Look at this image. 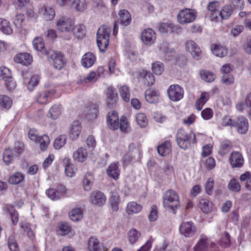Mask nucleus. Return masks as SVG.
<instances>
[{
    "instance_id": "63",
    "label": "nucleus",
    "mask_w": 251,
    "mask_h": 251,
    "mask_svg": "<svg viewBox=\"0 0 251 251\" xmlns=\"http://www.w3.org/2000/svg\"><path fill=\"white\" fill-rule=\"evenodd\" d=\"M25 20V16L23 14H17L14 19V24L17 28L22 27V24Z\"/></svg>"
},
{
    "instance_id": "49",
    "label": "nucleus",
    "mask_w": 251,
    "mask_h": 251,
    "mask_svg": "<svg viewBox=\"0 0 251 251\" xmlns=\"http://www.w3.org/2000/svg\"><path fill=\"white\" fill-rule=\"evenodd\" d=\"M136 120L137 124L142 128L147 126L148 122L147 118L143 113H139L136 115Z\"/></svg>"
},
{
    "instance_id": "19",
    "label": "nucleus",
    "mask_w": 251,
    "mask_h": 251,
    "mask_svg": "<svg viewBox=\"0 0 251 251\" xmlns=\"http://www.w3.org/2000/svg\"><path fill=\"white\" fill-rule=\"evenodd\" d=\"M96 61V56L94 53L88 52L84 54L81 59L82 65L86 68L92 66Z\"/></svg>"
},
{
    "instance_id": "15",
    "label": "nucleus",
    "mask_w": 251,
    "mask_h": 251,
    "mask_svg": "<svg viewBox=\"0 0 251 251\" xmlns=\"http://www.w3.org/2000/svg\"><path fill=\"white\" fill-rule=\"evenodd\" d=\"M106 200V197L103 193L97 191L91 194L90 201L93 204L101 206L105 203Z\"/></svg>"
},
{
    "instance_id": "4",
    "label": "nucleus",
    "mask_w": 251,
    "mask_h": 251,
    "mask_svg": "<svg viewBox=\"0 0 251 251\" xmlns=\"http://www.w3.org/2000/svg\"><path fill=\"white\" fill-rule=\"evenodd\" d=\"M110 29L105 25L101 26L97 34V43L101 52H104L107 49L109 41Z\"/></svg>"
},
{
    "instance_id": "24",
    "label": "nucleus",
    "mask_w": 251,
    "mask_h": 251,
    "mask_svg": "<svg viewBox=\"0 0 251 251\" xmlns=\"http://www.w3.org/2000/svg\"><path fill=\"white\" fill-rule=\"evenodd\" d=\"M219 8V4L217 1H213L210 2L208 6V9L211 13V19L213 22H218L219 20V17L217 14V11H220L218 10Z\"/></svg>"
},
{
    "instance_id": "17",
    "label": "nucleus",
    "mask_w": 251,
    "mask_h": 251,
    "mask_svg": "<svg viewBox=\"0 0 251 251\" xmlns=\"http://www.w3.org/2000/svg\"><path fill=\"white\" fill-rule=\"evenodd\" d=\"M14 60L17 63H20L25 66H28L32 63V57L27 53H20L16 55Z\"/></svg>"
},
{
    "instance_id": "26",
    "label": "nucleus",
    "mask_w": 251,
    "mask_h": 251,
    "mask_svg": "<svg viewBox=\"0 0 251 251\" xmlns=\"http://www.w3.org/2000/svg\"><path fill=\"white\" fill-rule=\"evenodd\" d=\"M199 207L205 213H209L212 211L213 204L208 200L201 199L200 200Z\"/></svg>"
},
{
    "instance_id": "5",
    "label": "nucleus",
    "mask_w": 251,
    "mask_h": 251,
    "mask_svg": "<svg viewBox=\"0 0 251 251\" xmlns=\"http://www.w3.org/2000/svg\"><path fill=\"white\" fill-rule=\"evenodd\" d=\"M197 16V12L193 9L185 8L179 11L177 15L178 22L181 25L193 22Z\"/></svg>"
},
{
    "instance_id": "50",
    "label": "nucleus",
    "mask_w": 251,
    "mask_h": 251,
    "mask_svg": "<svg viewBox=\"0 0 251 251\" xmlns=\"http://www.w3.org/2000/svg\"><path fill=\"white\" fill-rule=\"evenodd\" d=\"M219 245L223 248H227L230 246V239L228 233L225 232L219 241Z\"/></svg>"
},
{
    "instance_id": "40",
    "label": "nucleus",
    "mask_w": 251,
    "mask_h": 251,
    "mask_svg": "<svg viewBox=\"0 0 251 251\" xmlns=\"http://www.w3.org/2000/svg\"><path fill=\"white\" fill-rule=\"evenodd\" d=\"M141 236V233L135 228H132L128 232V240L131 244L135 243Z\"/></svg>"
},
{
    "instance_id": "10",
    "label": "nucleus",
    "mask_w": 251,
    "mask_h": 251,
    "mask_svg": "<svg viewBox=\"0 0 251 251\" xmlns=\"http://www.w3.org/2000/svg\"><path fill=\"white\" fill-rule=\"evenodd\" d=\"M167 93L169 99L173 101H177L181 100L184 95L183 88L178 84L170 85L168 90Z\"/></svg>"
},
{
    "instance_id": "3",
    "label": "nucleus",
    "mask_w": 251,
    "mask_h": 251,
    "mask_svg": "<svg viewBox=\"0 0 251 251\" xmlns=\"http://www.w3.org/2000/svg\"><path fill=\"white\" fill-rule=\"evenodd\" d=\"M107 122L109 127L113 130L117 129L120 127L121 131H125L127 128V122L126 117H122L120 119V122H119L118 113L115 111L108 113Z\"/></svg>"
},
{
    "instance_id": "37",
    "label": "nucleus",
    "mask_w": 251,
    "mask_h": 251,
    "mask_svg": "<svg viewBox=\"0 0 251 251\" xmlns=\"http://www.w3.org/2000/svg\"><path fill=\"white\" fill-rule=\"evenodd\" d=\"M4 209L10 214L13 224L16 225L18 221V215L14 207L11 205L6 204L5 205Z\"/></svg>"
},
{
    "instance_id": "25",
    "label": "nucleus",
    "mask_w": 251,
    "mask_h": 251,
    "mask_svg": "<svg viewBox=\"0 0 251 251\" xmlns=\"http://www.w3.org/2000/svg\"><path fill=\"white\" fill-rule=\"evenodd\" d=\"M140 78L143 79L144 83L148 86L152 85L154 82V77L153 75L145 70H142L139 74Z\"/></svg>"
},
{
    "instance_id": "39",
    "label": "nucleus",
    "mask_w": 251,
    "mask_h": 251,
    "mask_svg": "<svg viewBox=\"0 0 251 251\" xmlns=\"http://www.w3.org/2000/svg\"><path fill=\"white\" fill-rule=\"evenodd\" d=\"M70 6L74 7L76 11H83L87 8L85 0H72Z\"/></svg>"
},
{
    "instance_id": "14",
    "label": "nucleus",
    "mask_w": 251,
    "mask_h": 251,
    "mask_svg": "<svg viewBox=\"0 0 251 251\" xmlns=\"http://www.w3.org/2000/svg\"><path fill=\"white\" fill-rule=\"evenodd\" d=\"M106 104L110 108L113 107L116 104L118 100V95L116 91L111 87H108L106 92Z\"/></svg>"
},
{
    "instance_id": "60",
    "label": "nucleus",
    "mask_w": 251,
    "mask_h": 251,
    "mask_svg": "<svg viewBox=\"0 0 251 251\" xmlns=\"http://www.w3.org/2000/svg\"><path fill=\"white\" fill-rule=\"evenodd\" d=\"M46 194L52 200H57L60 198V195L59 192L52 188L48 189L46 191Z\"/></svg>"
},
{
    "instance_id": "46",
    "label": "nucleus",
    "mask_w": 251,
    "mask_h": 251,
    "mask_svg": "<svg viewBox=\"0 0 251 251\" xmlns=\"http://www.w3.org/2000/svg\"><path fill=\"white\" fill-rule=\"evenodd\" d=\"M89 251H100V245L98 240L94 237H91L88 241Z\"/></svg>"
},
{
    "instance_id": "18",
    "label": "nucleus",
    "mask_w": 251,
    "mask_h": 251,
    "mask_svg": "<svg viewBox=\"0 0 251 251\" xmlns=\"http://www.w3.org/2000/svg\"><path fill=\"white\" fill-rule=\"evenodd\" d=\"M119 20L121 25L126 26L131 22V15L130 13L126 9L120 10L118 12Z\"/></svg>"
},
{
    "instance_id": "23",
    "label": "nucleus",
    "mask_w": 251,
    "mask_h": 251,
    "mask_svg": "<svg viewBox=\"0 0 251 251\" xmlns=\"http://www.w3.org/2000/svg\"><path fill=\"white\" fill-rule=\"evenodd\" d=\"M88 153L83 147L79 148L73 154L74 159L79 162H84L87 158Z\"/></svg>"
},
{
    "instance_id": "34",
    "label": "nucleus",
    "mask_w": 251,
    "mask_h": 251,
    "mask_svg": "<svg viewBox=\"0 0 251 251\" xmlns=\"http://www.w3.org/2000/svg\"><path fill=\"white\" fill-rule=\"evenodd\" d=\"M232 13V9L230 6L226 5L220 11H217L219 19L226 20L228 19Z\"/></svg>"
},
{
    "instance_id": "11",
    "label": "nucleus",
    "mask_w": 251,
    "mask_h": 251,
    "mask_svg": "<svg viewBox=\"0 0 251 251\" xmlns=\"http://www.w3.org/2000/svg\"><path fill=\"white\" fill-rule=\"evenodd\" d=\"M156 38L155 32L151 28L145 29L142 32V40L146 45L153 44L155 42Z\"/></svg>"
},
{
    "instance_id": "20",
    "label": "nucleus",
    "mask_w": 251,
    "mask_h": 251,
    "mask_svg": "<svg viewBox=\"0 0 251 251\" xmlns=\"http://www.w3.org/2000/svg\"><path fill=\"white\" fill-rule=\"evenodd\" d=\"M208 247L207 237L204 235H201L194 249L195 251H207Z\"/></svg>"
},
{
    "instance_id": "33",
    "label": "nucleus",
    "mask_w": 251,
    "mask_h": 251,
    "mask_svg": "<svg viewBox=\"0 0 251 251\" xmlns=\"http://www.w3.org/2000/svg\"><path fill=\"white\" fill-rule=\"evenodd\" d=\"M40 12L44 15L46 20H51L55 17V11L50 7L43 6L40 9Z\"/></svg>"
},
{
    "instance_id": "52",
    "label": "nucleus",
    "mask_w": 251,
    "mask_h": 251,
    "mask_svg": "<svg viewBox=\"0 0 251 251\" xmlns=\"http://www.w3.org/2000/svg\"><path fill=\"white\" fill-rule=\"evenodd\" d=\"M12 104V100L5 95L0 96V105L5 108L9 109Z\"/></svg>"
},
{
    "instance_id": "62",
    "label": "nucleus",
    "mask_w": 251,
    "mask_h": 251,
    "mask_svg": "<svg viewBox=\"0 0 251 251\" xmlns=\"http://www.w3.org/2000/svg\"><path fill=\"white\" fill-rule=\"evenodd\" d=\"M75 34L78 38L81 39L85 35V26L83 25H77L75 28Z\"/></svg>"
},
{
    "instance_id": "28",
    "label": "nucleus",
    "mask_w": 251,
    "mask_h": 251,
    "mask_svg": "<svg viewBox=\"0 0 251 251\" xmlns=\"http://www.w3.org/2000/svg\"><path fill=\"white\" fill-rule=\"evenodd\" d=\"M171 149L172 146L171 142L166 141L158 146L157 151L160 155L166 156L170 153L171 151Z\"/></svg>"
},
{
    "instance_id": "1",
    "label": "nucleus",
    "mask_w": 251,
    "mask_h": 251,
    "mask_svg": "<svg viewBox=\"0 0 251 251\" xmlns=\"http://www.w3.org/2000/svg\"><path fill=\"white\" fill-rule=\"evenodd\" d=\"M163 200V207L175 214L180 207L178 194L174 190L169 189L164 193Z\"/></svg>"
},
{
    "instance_id": "64",
    "label": "nucleus",
    "mask_w": 251,
    "mask_h": 251,
    "mask_svg": "<svg viewBox=\"0 0 251 251\" xmlns=\"http://www.w3.org/2000/svg\"><path fill=\"white\" fill-rule=\"evenodd\" d=\"M59 230L60 234L65 235L70 231V227L67 223L62 222L59 225Z\"/></svg>"
},
{
    "instance_id": "59",
    "label": "nucleus",
    "mask_w": 251,
    "mask_h": 251,
    "mask_svg": "<svg viewBox=\"0 0 251 251\" xmlns=\"http://www.w3.org/2000/svg\"><path fill=\"white\" fill-rule=\"evenodd\" d=\"M13 159V152L10 149H5L3 153V161L6 164L11 162Z\"/></svg>"
},
{
    "instance_id": "56",
    "label": "nucleus",
    "mask_w": 251,
    "mask_h": 251,
    "mask_svg": "<svg viewBox=\"0 0 251 251\" xmlns=\"http://www.w3.org/2000/svg\"><path fill=\"white\" fill-rule=\"evenodd\" d=\"M24 179L22 174H14L9 178V182L12 184H17L20 183Z\"/></svg>"
},
{
    "instance_id": "48",
    "label": "nucleus",
    "mask_w": 251,
    "mask_h": 251,
    "mask_svg": "<svg viewBox=\"0 0 251 251\" xmlns=\"http://www.w3.org/2000/svg\"><path fill=\"white\" fill-rule=\"evenodd\" d=\"M231 147V143L229 141L225 140L223 141L220 146L219 151V154L221 155H224L229 151Z\"/></svg>"
},
{
    "instance_id": "27",
    "label": "nucleus",
    "mask_w": 251,
    "mask_h": 251,
    "mask_svg": "<svg viewBox=\"0 0 251 251\" xmlns=\"http://www.w3.org/2000/svg\"><path fill=\"white\" fill-rule=\"evenodd\" d=\"M211 50L215 56L219 57H223L226 55L227 53V50L225 47L216 44L211 46Z\"/></svg>"
},
{
    "instance_id": "55",
    "label": "nucleus",
    "mask_w": 251,
    "mask_h": 251,
    "mask_svg": "<svg viewBox=\"0 0 251 251\" xmlns=\"http://www.w3.org/2000/svg\"><path fill=\"white\" fill-rule=\"evenodd\" d=\"M39 76L38 75H32L27 83V88L30 91H32L35 87L39 83Z\"/></svg>"
},
{
    "instance_id": "36",
    "label": "nucleus",
    "mask_w": 251,
    "mask_h": 251,
    "mask_svg": "<svg viewBox=\"0 0 251 251\" xmlns=\"http://www.w3.org/2000/svg\"><path fill=\"white\" fill-rule=\"evenodd\" d=\"M61 113V105H53L49 111L48 117L52 120L56 119L59 118Z\"/></svg>"
},
{
    "instance_id": "6",
    "label": "nucleus",
    "mask_w": 251,
    "mask_h": 251,
    "mask_svg": "<svg viewBox=\"0 0 251 251\" xmlns=\"http://www.w3.org/2000/svg\"><path fill=\"white\" fill-rule=\"evenodd\" d=\"M57 29L61 32H72L75 28L74 21L67 16L59 18L56 22Z\"/></svg>"
},
{
    "instance_id": "13",
    "label": "nucleus",
    "mask_w": 251,
    "mask_h": 251,
    "mask_svg": "<svg viewBox=\"0 0 251 251\" xmlns=\"http://www.w3.org/2000/svg\"><path fill=\"white\" fill-rule=\"evenodd\" d=\"M229 160L232 168H241L244 162L242 155L238 151L232 152L230 154Z\"/></svg>"
},
{
    "instance_id": "51",
    "label": "nucleus",
    "mask_w": 251,
    "mask_h": 251,
    "mask_svg": "<svg viewBox=\"0 0 251 251\" xmlns=\"http://www.w3.org/2000/svg\"><path fill=\"white\" fill-rule=\"evenodd\" d=\"M98 78L99 77L97 74L94 71H91L86 77H84L82 79H81L80 81L82 83H94Z\"/></svg>"
},
{
    "instance_id": "16",
    "label": "nucleus",
    "mask_w": 251,
    "mask_h": 251,
    "mask_svg": "<svg viewBox=\"0 0 251 251\" xmlns=\"http://www.w3.org/2000/svg\"><path fill=\"white\" fill-rule=\"evenodd\" d=\"M175 30H181V27L179 26H176L171 22L162 23L159 25V30L163 33H171Z\"/></svg>"
},
{
    "instance_id": "30",
    "label": "nucleus",
    "mask_w": 251,
    "mask_h": 251,
    "mask_svg": "<svg viewBox=\"0 0 251 251\" xmlns=\"http://www.w3.org/2000/svg\"><path fill=\"white\" fill-rule=\"evenodd\" d=\"M81 129L80 123L78 121L74 122L70 128L71 138L73 140H76L80 135Z\"/></svg>"
},
{
    "instance_id": "43",
    "label": "nucleus",
    "mask_w": 251,
    "mask_h": 251,
    "mask_svg": "<svg viewBox=\"0 0 251 251\" xmlns=\"http://www.w3.org/2000/svg\"><path fill=\"white\" fill-rule=\"evenodd\" d=\"M119 93L122 99L128 102L130 100V90L129 87L124 85L120 87L119 89Z\"/></svg>"
},
{
    "instance_id": "31",
    "label": "nucleus",
    "mask_w": 251,
    "mask_h": 251,
    "mask_svg": "<svg viewBox=\"0 0 251 251\" xmlns=\"http://www.w3.org/2000/svg\"><path fill=\"white\" fill-rule=\"evenodd\" d=\"M0 30L5 34H11L13 29L9 21L4 19L0 18Z\"/></svg>"
},
{
    "instance_id": "7",
    "label": "nucleus",
    "mask_w": 251,
    "mask_h": 251,
    "mask_svg": "<svg viewBox=\"0 0 251 251\" xmlns=\"http://www.w3.org/2000/svg\"><path fill=\"white\" fill-rule=\"evenodd\" d=\"M45 54L49 60L50 59L53 61L54 67L56 69L59 70L63 68L65 61L64 56L61 53L50 50L46 51Z\"/></svg>"
},
{
    "instance_id": "61",
    "label": "nucleus",
    "mask_w": 251,
    "mask_h": 251,
    "mask_svg": "<svg viewBox=\"0 0 251 251\" xmlns=\"http://www.w3.org/2000/svg\"><path fill=\"white\" fill-rule=\"evenodd\" d=\"M21 227L23 229L25 233L30 239L34 237V233L29 224L22 223L21 224Z\"/></svg>"
},
{
    "instance_id": "58",
    "label": "nucleus",
    "mask_w": 251,
    "mask_h": 251,
    "mask_svg": "<svg viewBox=\"0 0 251 251\" xmlns=\"http://www.w3.org/2000/svg\"><path fill=\"white\" fill-rule=\"evenodd\" d=\"M33 46L37 50H42L45 47L43 39L41 37H36L33 41Z\"/></svg>"
},
{
    "instance_id": "45",
    "label": "nucleus",
    "mask_w": 251,
    "mask_h": 251,
    "mask_svg": "<svg viewBox=\"0 0 251 251\" xmlns=\"http://www.w3.org/2000/svg\"><path fill=\"white\" fill-rule=\"evenodd\" d=\"M94 177L93 174H85L83 180V187L86 191H89L91 189V184L93 182Z\"/></svg>"
},
{
    "instance_id": "47",
    "label": "nucleus",
    "mask_w": 251,
    "mask_h": 251,
    "mask_svg": "<svg viewBox=\"0 0 251 251\" xmlns=\"http://www.w3.org/2000/svg\"><path fill=\"white\" fill-rule=\"evenodd\" d=\"M200 75L201 79L207 82H213L215 78V75L209 71H201Z\"/></svg>"
},
{
    "instance_id": "21",
    "label": "nucleus",
    "mask_w": 251,
    "mask_h": 251,
    "mask_svg": "<svg viewBox=\"0 0 251 251\" xmlns=\"http://www.w3.org/2000/svg\"><path fill=\"white\" fill-rule=\"evenodd\" d=\"M186 47L187 50L191 52L194 57L198 58L200 56L201 53L200 49L193 41H187Z\"/></svg>"
},
{
    "instance_id": "42",
    "label": "nucleus",
    "mask_w": 251,
    "mask_h": 251,
    "mask_svg": "<svg viewBox=\"0 0 251 251\" xmlns=\"http://www.w3.org/2000/svg\"><path fill=\"white\" fill-rule=\"evenodd\" d=\"M37 142H38L40 144V149L42 151H45L48 148L50 143V140L47 135L44 134L39 137Z\"/></svg>"
},
{
    "instance_id": "12",
    "label": "nucleus",
    "mask_w": 251,
    "mask_h": 251,
    "mask_svg": "<svg viewBox=\"0 0 251 251\" xmlns=\"http://www.w3.org/2000/svg\"><path fill=\"white\" fill-rule=\"evenodd\" d=\"M55 92L53 89L39 92L36 97V101L39 104H46Z\"/></svg>"
},
{
    "instance_id": "57",
    "label": "nucleus",
    "mask_w": 251,
    "mask_h": 251,
    "mask_svg": "<svg viewBox=\"0 0 251 251\" xmlns=\"http://www.w3.org/2000/svg\"><path fill=\"white\" fill-rule=\"evenodd\" d=\"M63 162L65 165V173H75L76 171V168L73 164L70 163L69 159L65 158Z\"/></svg>"
},
{
    "instance_id": "2",
    "label": "nucleus",
    "mask_w": 251,
    "mask_h": 251,
    "mask_svg": "<svg viewBox=\"0 0 251 251\" xmlns=\"http://www.w3.org/2000/svg\"><path fill=\"white\" fill-rule=\"evenodd\" d=\"M176 142L180 148L186 149L190 147L192 144L196 143L197 141L194 133L179 129L176 134Z\"/></svg>"
},
{
    "instance_id": "29",
    "label": "nucleus",
    "mask_w": 251,
    "mask_h": 251,
    "mask_svg": "<svg viewBox=\"0 0 251 251\" xmlns=\"http://www.w3.org/2000/svg\"><path fill=\"white\" fill-rule=\"evenodd\" d=\"M159 93L157 91L149 89L145 93V99L146 100L151 103H155L158 100Z\"/></svg>"
},
{
    "instance_id": "32",
    "label": "nucleus",
    "mask_w": 251,
    "mask_h": 251,
    "mask_svg": "<svg viewBox=\"0 0 251 251\" xmlns=\"http://www.w3.org/2000/svg\"><path fill=\"white\" fill-rule=\"evenodd\" d=\"M142 209V206L134 201L129 202L126 206V212L129 215L138 213Z\"/></svg>"
},
{
    "instance_id": "8",
    "label": "nucleus",
    "mask_w": 251,
    "mask_h": 251,
    "mask_svg": "<svg viewBox=\"0 0 251 251\" xmlns=\"http://www.w3.org/2000/svg\"><path fill=\"white\" fill-rule=\"evenodd\" d=\"M197 231V228L195 224L191 221L183 222L181 223L179 227V234L185 238L193 237Z\"/></svg>"
},
{
    "instance_id": "41",
    "label": "nucleus",
    "mask_w": 251,
    "mask_h": 251,
    "mask_svg": "<svg viewBox=\"0 0 251 251\" xmlns=\"http://www.w3.org/2000/svg\"><path fill=\"white\" fill-rule=\"evenodd\" d=\"M66 136L60 135L57 136L53 142V147L56 150H59L62 148L66 143Z\"/></svg>"
},
{
    "instance_id": "38",
    "label": "nucleus",
    "mask_w": 251,
    "mask_h": 251,
    "mask_svg": "<svg viewBox=\"0 0 251 251\" xmlns=\"http://www.w3.org/2000/svg\"><path fill=\"white\" fill-rule=\"evenodd\" d=\"M86 117L89 120H92L97 118L99 110L97 106L93 105L86 108Z\"/></svg>"
},
{
    "instance_id": "44",
    "label": "nucleus",
    "mask_w": 251,
    "mask_h": 251,
    "mask_svg": "<svg viewBox=\"0 0 251 251\" xmlns=\"http://www.w3.org/2000/svg\"><path fill=\"white\" fill-rule=\"evenodd\" d=\"M69 216L72 221L77 222L82 218V212L80 208H74L69 213Z\"/></svg>"
},
{
    "instance_id": "9",
    "label": "nucleus",
    "mask_w": 251,
    "mask_h": 251,
    "mask_svg": "<svg viewBox=\"0 0 251 251\" xmlns=\"http://www.w3.org/2000/svg\"><path fill=\"white\" fill-rule=\"evenodd\" d=\"M0 80L5 82L6 87L10 91H12L16 87V83L13 81L10 70L5 67H0Z\"/></svg>"
},
{
    "instance_id": "53",
    "label": "nucleus",
    "mask_w": 251,
    "mask_h": 251,
    "mask_svg": "<svg viewBox=\"0 0 251 251\" xmlns=\"http://www.w3.org/2000/svg\"><path fill=\"white\" fill-rule=\"evenodd\" d=\"M151 68L153 72L157 75H161L164 70L163 63L159 61L152 63Z\"/></svg>"
},
{
    "instance_id": "22",
    "label": "nucleus",
    "mask_w": 251,
    "mask_h": 251,
    "mask_svg": "<svg viewBox=\"0 0 251 251\" xmlns=\"http://www.w3.org/2000/svg\"><path fill=\"white\" fill-rule=\"evenodd\" d=\"M238 127V132L245 134L248 131L249 124L248 120L244 117L241 116L238 118L237 121H235Z\"/></svg>"
},
{
    "instance_id": "54",
    "label": "nucleus",
    "mask_w": 251,
    "mask_h": 251,
    "mask_svg": "<svg viewBox=\"0 0 251 251\" xmlns=\"http://www.w3.org/2000/svg\"><path fill=\"white\" fill-rule=\"evenodd\" d=\"M228 189L234 192H239L241 189V186L238 180L235 178L231 179L228 185Z\"/></svg>"
},
{
    "instance_id": "35",
    "label": "nucleus",
    "mask_w": 251,
    "mask_h": 251,
    "mask_svg": "<svg viewBox=\"0 0 251 251\" xmlns=\"http://www.w3.org/2000/svg\"><path fill=\"white\" fill-rule=\"evenodd\" d=\"M209 99V95L207 92H202L201 97L196 101L195 107L198 110H201L204 104Z\"/></svg>"
}]
</instances>
